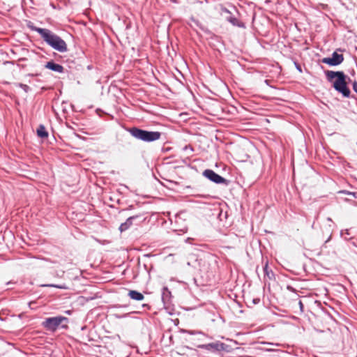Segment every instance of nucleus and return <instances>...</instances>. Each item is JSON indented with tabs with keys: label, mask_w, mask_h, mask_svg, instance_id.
<instances>
[{
	"label": "nucleus",
	"mask_w": 357,
	"mask_h": 357,
	"mask_svg": "<svg viewBox=\"0 0 357 357\" xmlns=\"http://www.w3.org/2000/svg\"><path fill=\"white\" fill-rule=\"evenodd\" d=\"M325 73L328 81L333 82V86L337 92L344 97H349L350 90L347 85V77L343 72L327 70Z\"/></svg>",
	"instance_id": "f257e3e1"
},
{
	"label": "nucleus",
	"mask_w": 357,
	"mask_h": 357,
	"mask_svg": "<svg viewBox=\"0 0 357 357\" xmlns=\"http://www.w3.org/2000/svg\"><path fill=\"white\" fill-rule=\"evenodd\" d=\"M32 29L38 32L43 39L54 50L61 52L67 50L66 42L50 30L38 27H34Z\"/></svg>",
	"instance_id": "f03ea898"
},
{
	"label": "nucleus",
	"mask_w": 357,
	"mask_h": 357,
	"mask_svg": "<svg viewBox=\"0 0 357 357\" xmlns=\"http://www.w3.org/2000/svg\"><path fill=\"white\" fill-rule=\"evenodd\" d=\"M130 132L134 137L149 142L158 140L161 136L160 132L146 131L137 128H131Z\"/></svg>",
	"instance_id": "7ed1b4c3"
},
{
	"label": "nucleus",
	"mask_w": 357,
	"mask_h": 357,
	"mask_svg": "<svg viewBox=\"0 0 357 357\" xmlns=\"http://www.w3.org/2000/svg\"><path fill=\"white\" fill-rule=\"evenodd\" d=\"M68 319L66 317L62 316L49 317L43 321L42 326L46 330L54 332L63 321H66Z\"/></svg>",
	"instance_id": "20e7f679"
},
{
	"label": "nucleus",
	"mask_w": 357,
	"mask_h": 357,
	"mask_svg": "<svg viewBox=\"0 0 357 357\" xmlns=\"http://www.w3.org/2000/svg\"><path fill=\"white\" fill-rule=\"evenodd\" d=\"M344 61V56L342 54H340L336 52H334L331 57L323 58L321 61L331 66H335L340 65Z\"/></svg>",
	"instance_id": "39448f33"
},
{
	"label": "nucleus",
	"mask_w": 357,
	"mask_h": 357,
	"mask_svg": "<svg viewBox=\"0 0 357 357\" xmlns=\"http://www.w3.org/2000/svg\"><path fill=\"white\" fill-rule=\"evenodd\" d=\"M203 175L209 179L210 181L215 183H225L226 179L216 174L214 171L211 169H206L203 172Z\"/></svg>",
	"instance_id": "423d86ee"
},
{
	"label": "nucleus",
	"mask_w": 357,
	"mask_h": 357,
	"mask_svg": "<svg viewBox=\"0 0 357 357\" xmlns=\"http://www.w3.org/2000/svg\"><path fill=\"white\" fill-rule=\"evenodd\" d=\"M201 348L205 349L206 350H212V351H223L226 349V346L224 343L216 342L213 343H209L207 344H204L200 347Z\"/></svg>",
	"instance_id": "0eeeda50"
},
{
	"label": "nucleus",
	"mask_w": 357,
	"mask_h": 357,
	"mask_svg": "<svg viewBox=\"0 0 357 357\" xmlns=\"http://www.w3.org/2000/svg\"><path fill=\"white\" fill-rule=\"evenodd\" d=\"M222 12L227 14L225 18L228 22H229L231 24L234 26H241V24L238 19L236 18L235 17L231 16V13L227 8H223Z\"/></svg>",
	"instance_id": "6e6552de"
},
{
	"label": "nucleus",
	"mask_w": 357,
	"mask_h": 357,
	"mask_svg": "<svg viewBox=\"0 0 357 357\" xmlns=\"http://www.w3.org/2000/svg\"><path fill=\"white\" fill-rule=\"evenodd\" d=\"M137 218H138V216H137V215L131 216V217L128 218L125 222L122 223L120 225L119 230L121 231V232H123V231L128 229L130 227V226L132 225L133 220Z\"/></svg>",
	"instance_id": "1a4fd4ad"
},
{
	"label": "nucleus",
	"mask_w": 357,
	"mask_h": 357,
	"mask_svg": "<svg viewBox=\"0 0 357 357\" xmlns=\"http://www.w3.org/2000/svg\"><path fill=\"white\" fill-rule=\"evenodd\" d=\"M45 68L58 73H62L63 71V67L62 66L55 63L53 61L47 62L45 64Z\"/></svg>",
	"instance_id": "9d476101"
},
{
	"label": "nucleus",
	"mask_w": 357,
	"mask_h": 357,
	"mask_svg": "<svg viewBox=\"0 0 357 357\" xmlns=\"http://www.w3.org/2000/svg\"><path fill=\"white\" fill-rule=\"evenodd\" d=\"M128 296L130 298L135 301H142L144 298L142 293L135 290H130L128 292Z\"/></svg>",
	"instance_id": "9b49d317"
},
{
	"label": "nucleus",
	"mask_w": 357,
	"mask_h": 357,
	"mask_svg": "<svg viewBox=\"0 0 357 357\" xmlns=\"http://www.w3.org/2000/svg\"><path fill=\"white\" fill-rule=\"evenodd\" d=\"M37 134L38 137L41 138H45L48 136V133L45 130V128L43 125H40L37 129Z\"/></svg>",
	"instance_id": "f8f14e48"
},
{
	"label": "nucleus",
	"mask_w": 357,
	"mask_h": 357,
	"mask_svg": "<svg viewBox=\"0 0 357 357\" xmlns=\"http://www.w3.org/2000/svg\"><path fill=\"white\" fill-rule=\"evenodd\" d=\"M264 271L265 275L269 279H272L273 278V272L271 270L268 269V263L266 262L264 267Z\"/></svg>",
	"instance_id": "ddd939ff"
},
{
	"label": "nucleus",
	"mask_w": 357,
	"mask_h": 357,
	"mask_svg": "<svg viewBox=\"0 0 357 357\" xmlns=\"http://www.w3.org/2000/svg\"><path fill=\"white\" fill-rule=\"evenodd\" d=\"M42 287H56L58 289H66V287L65 285H60V284H43Z\"/></svg>",
	"instance_id": "4468645a"
},
{
	"label": "nucleus",
	"mask_w": 357,
	"mask_h": 357,
	"mask_svg": "<svg viewBox=\"0 0 357 357\" xmlns=\"http://www.w3.org/2000/svg\"><path fill=\"white\" fill-rule=\"evenodd\" d=\"M20 86L26 92L28 91L29 89V87L26 84H20Z\"/></svg>",
	"instance_id": "2eb2a0df"
},
{
	"label": "nucleus",
	"mask_w": 357,
	"mask_h": 357,
	"mask_svg": "<svg viewBox=\"0 0 357 357\" xmlns=\"http://www.w3.org/2000/svg\"><path fill=\"white\" fill-rule=\"evenodd\" d=\"M353 89L355 92L357 93V82H354L353 83Z\"/></svg>",
	"instance_id": "dca6fc26"
},
{
	"label": "nucleus",
	"mask_w": 357,
	"mask_h": 357,
	"mask_svg": "<svg viewBox=\"0 0 357 357\" xmlns=\"http://www.w3.org/2000/svg\"><path fill=\"white\" fill-rule=\"evenodd\" d=\"M298 304H299V306H300V309H301V311H303V303L300 301H299V303H298Z\"/></svg>",
	"instance_id": "f3484780"
},
{
	"label": "nucleus",
	"mask_w": 357,
	"mask_h": 357,
	"mask_svg": "<svg viewBox=\"0 0 357 357\" xmlns=\"http://www.w3.org/2000/svg\"><path fill=\"white\" fill-rule=\"evenodd\" d=\"M266 344H268V345H271V346H278L279 345L277 343H275H275H266Z\"/></svg>",
	"instance_id": "a211bd4d"
},
{
	"label": "nucleus",
	"mask_w": 357,
	"mask_h": 357,
	"mask_svg": "<svg viewBox=\"0 0 357 357\" xmlns=\"http://www.w3.org/2000/svg\"><path fill=\"white\" fill-rule=\"evenodd\" d=\"M188 333L190 334V335H195L197 333L195 331H189Z\"/></svg>",
	"instance_id": "6ab92c4d"
},
{
	"label": "nucleus",
	"mask_w": 357,
	"mask_h": 357,
	"mask_svg": "<svg viewBox=\"0 0 357 357\" xmlns=\"http://www.w3.org/2000/svg\"><path fill=\"white\" fill-rule=\"evenodd\" d=\"M187 264H188V266H195V265L192 264L190 261H188Z\"/></svg>",
	"instance_id": "aec40b11"
},
{
	"label": "nucleus",
	"mask_w": 357,
	"mask_h": 357,
	"mask_svg": "<svg viewBox=\"0 0 357 357\" xmlns=\"http://www.w3.org/2000/svg\"><path fill=\"white\" fill-rule=\"evenodd\" d=\"M267 351H273V349L271 348V347H269V348L266 349Z\"/></svg>",
	"instance_id": "412c9836"
},
{
	"label": "nucleus",
	"mask_w": 357,
	"mask_h": 357,
	"mask_svg": "<svg viewBox=\"0 0 357 357\" xmlns=\"http://www.w3.org/2000/svg\"><path fill=\"white\" fill-rule=\"evenodd\" d=\"M267 351H273V349L271 348V347H269V348L266 349Z\"/></svg>",
	"instance_id": "4be33fe9"
},
{
	"label": "nucleus",
	"mask_w": 357,
	"mask_h": 357,
	"mask_svg": "<svg viewBox=\"0 0 357 357\" xmlns=\"http://www.w3.org/2000/svg\"><path fill=\"white\" fill-rule=\"evenodd\" d=\"M61 327H62V328H66V325H65V326H62Z\"/></svg>",
	"instance_id": "5701e85b"
},
{
	"label": "nucleus",
	"mask_w": 357,
	"mask_h": 357,
	"mask_svg": "<svg viewBox=\"0 0 357 357\" xmlns=\"http://www.w3.org/2000/svg\"><path fill=\"white\" fill-rule=\"evenodd\" d=\"M66 312H67L68 314H70V311H67Z\"/></svg>",
	"instance_id": "b1692460"
}]
</instances>
